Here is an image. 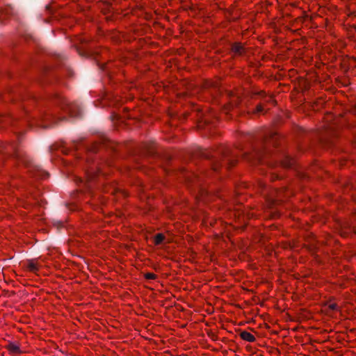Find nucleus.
I'll use <instances>...</instances> for the list:
<instances>
[{
    "label": "nucleus",
    "mask_w": 356,
    "mask_h": 356,
    "mask_svg": "<svg viewBox=\"0 0 356 356\" xmlns=\"http://www.w3.org/2000/svg\"><path fill=\"white\" fill-rule=\"evenodd\" d=\"M0 154H2L3 156L13 157L19 163L24 165L28 169L29 172L36 178L45 179L49 176L48 172L35 165L25 152L18 148L15 144L0 145Z\"/></svg>",
    "instance_id": "1"
},
{
    "label": "nucleus",
    "mask_w": 356,
    "mask_h": 356,
    "mask_svg": "<svg viewBox=\"0 0 356 356\" xmlns=\"http://www.w3.org/2000/svg\"><path fill=\"white\" fill-rule=\"evenodd\" d=\"M200 156L210 161L212 170L214 172H219L221 168L227 170L237 161L236 154L226 147H220L216 152L201 149Z\"/></svg>",
    "instance_id": "2"
},
{
    "label": "nucleus",
    "mask_w": 356,
    "mask_h": 356,
    "mask_svg": "<svg viewBox=\"0 0 356 356\" xmlns=\"http://www.w3.org/2000/svg\"><path fill=\"white\" fill-rule=\"evenodd\" d=\"M257 138V142L252 146V152L245 155L246 159L253 163L261 162L264 157L270 154L268 145H275L278 136L274 131L268 130L264 133H260Z\"/></svg>",
    "instance_id": "3"
},
{
    "label": "nucleus",
    "mask_w": 356,
    "mask_h": 356,
    "mask_svg": "<svg viewBox=\"0 0 356 356\" xmlns=\"http://www.w3.org/2000/svg\"><path fill=\"white\" fill-rule=\"evenodd\" d=\"M54 101L59 104L61 108L69 113L72 118L81 117L82 111L78 103L70 104L63 97L56 95L53 97Z\"/></svg>",
    "instance_id": "4"
},
{
    "label": "nucleus",
    "mask_w": 356,
    "mask_h": 356,
    "mask_svg": "<svg viewBox=\"0 0 356 356\" xmlns=\"http://www.w3.org/2000/svg\"><path fill=\"white\" fill-rule=\"evenodd\" d=\"M58 121L54 115L49 111H42L38 116L34 117V123L44 129H47Z\"/></svg>",
    "instance_id": "5"
},
{
    "label": "nucleus",
    "mask_w": 356,
    "mask_h": 356,
    "mask_svg": "<svg viewBox=\"0 0 356 356\" xmlns=\"http://www.w3.org/2000/svg\"><path fill=\"white\" fill-rule=\"evenodd\" d=\"M100 146L110 147L112 150H115V144L105 136H102L98 143L92 145L90 147H86V149H87L89 152H95Z\"/></svg>",
    "instance_id": "6"
},
{
    "label": "nucleus",
    "mask_w": 356,
    "mask_h": 356,
    "mask_svg": "<svg viewBox=\"0 0 356 356\" xmlns=\"http://www.w3.org/2000/svg\"><path fill=\"white\" fill-rule=\"evenodd\" d=\"M279 162L284 168H291L293 165V159L288 154L282 153L279 158Z\"/></svg>",
    "instance_id": "7"
},
{
    "label": "nucleus",
    "mask_w": 356,
    "mask_h": 356,
    "mask_svg": "<svg viewBox=\"0 0 356 356\" xmlns=\"http://www.w3.org/2000/svg\"><path fill=\"white\" fill-rule=\"evenodd\" d=\"M232 52L237 56H243L245 53V47L240 43H234L232 45Z\"/></svg>",
    "instance_id": "8"
},
{
    "label": "nucleus",
    "mask_w": 356,
    "mask_h": 356,
    "mask_svg": "<svg viewBox=\"0 0 356 356\" xmlns=\"http://www.w3.org/2000/svg\"><path fill=\"white\" fill-rule=\"evenodd\" d=\"M97 174V169L96 167L90 166L86 170V175L87 182L91 181L95 179Z\"/></svg>",
    "instance_id": "9"
},
{
    "label": "nucleus",
    "mask_w": 356,
    "mask_h": 356,
    "mask_svg": "<svg viewBox=\"0 0 356 356\" xmlns=\"http://www.w3.org/2000/svg\"><path fill=\"white\" fill-rule=\"evenodd\" d=\"M13 14L14 9L10 5H7L4 8L0 9V22L3 20V15H10Z\"/></svg>",
    "instance_id": "10"
},
{
    "label": "nucleus",
    "mask_w": 356,
    "mask_h": 356,
    "mask_svg": "<svg viewBox=\"0 0 356 356\" xmlns=\"http://www.w3.org/2000/svg\"><path fill=\"white\" fill-rule=\"evenodd\" d=\"M241 339L249 342H254L256 339L255 337L248 332L241 331L239 334Z\"/></svg>",
    "instance_id": "11"
},
{
    "label": "nucleus",
    "mask_w": 356,
    "mask_h": 356,
    "mask_svg": "<svg viewBox=\"0 0 356 356\" xmlns=\"http://www.w3.org/2000/svg\"><path fill=\"white\" fill-rule=\"evenodd\" d=\"M26 268L31 272H36L38 270L37 264L33 260L26 261Z\"/></svg>",
    "instance_id": "12"
},
{
    "label": "nucleus",
    "mask_w": 356,
    "mask_h": 356,
    "mask_svg": "<svg viewBox=\"0 0 356 356\" xmlns=\"http://www.w3.org/2000/svg\"><path fill=\"white\" fill-rule=\"evenodd\" d=\"M77 51L79 54L82 56H88L90 55V52L88 49H87L86 47L83 46L81 47H76Z\"/></svg>",
    "instance_id": "13"
},
{
    "label": "nucleus",
    "mask_w": 356,
    "mask_h": 356,
    "mask_svg": "<svg viewBox=\"0 0 356 356\" xmlns=\"http://www.w3.org/2000/svg\"><path fill=\"white\" fill-rule=\"evenodd\" d=\"M8 349L14 353H20L19 347L15 343H10L8 345Z\"/></svg>",
    "instance_id": "14"
},
{
    "label": "nucleus",
    "mask_w": 356,
    "mask_h": 356,
    "mask_svg": "<svg viewBox=\"0 0 356 356\" xmlns=\"http://www.w3.org/2000/svg\"><path fill=\"white\" fill-rule=\"evenodd\" d=\"M165 239V236L162 234H157L154 237V243L156 245L161 244Z\"/></svg>",
    "instance_id": "15"
},
{
    "label": "nucleus",
    "mask_w": 356,
    "mask_h": 356,
    "mask_svg": "<svg viewBox=\"0 0 356 356\" xmlns=\"http://www.w3.org/2000/svg\"><path fill=\"white\" fill-rule=\"evenodd\" d=\"M145 277L148 280H154L156 277V275L152 273H147L145 275Z\"/></svg>",
    "instance_id": "16"
},
{
    "label": "nucleus",
    "mask_w": 356,
    "mask_h": 356,
    "mask_svg": "<svg viewBox=\"0 0 356 356\" xmlns=\"http://www.w3.org/2000/svg\"><path fill=\"white\" fill-rule=\"evenodd\" d=\"M263 110H264V108H263V107H262V106H261V105H258V106H257V111L258 113H261V112L263 111Z\"/></svg>",
    "instance_id": "17"
},
{
    "label": "nucleus",
    "mask_w": 356,
    "mask_h": 356,
    "mask_svg": "<svg viewBox=\"0 0 356 356\" xmlns=\"http://www.w3.org/2000/svg\"><path fill=\"white\" fill-rule=\"evenodd\" d=\"M80 42L83 44L86 42V40L85 39L81 38L80 39Z\"/></svg>",
    "instance_id": "18"
},
{
    "label": "nucleus",
    "mask_w": 356,
    "mask_h": 356,
    "mask_svg": "<svg viewBox=\"0 0 356 356\" xmlns=\"http://www.w3.org/2000/svg\"><path fill=\"white\" fill-rule=\"evenodd\" d=\"M61 152L65 153V154H67V149L65 147H62L61 148Z\"/></svg>",
    "instance_id": "19"
},
{
    "label": "nucleus",
    "mask_w": 356,
    "mask_h": 356,
    "mask_svg": "<svg viewBox=\"0 0 356 356\" xmlns=\"http://www.w3.org/2000/svg\"><path fill=\"white\" fill-rule=\"evenodd\" d=\"M29 102H31V103H32V102H35V99H31L29 100Z\"/></svg>",
    "instance_id": "20"
},
{
    "label": "nucleus",
    "mask_w": 356,
    "mask_h": 356,
    "mask_svg": "<svg viewBox=\"0 0 356 356\" xmlns=\"http://www.w3.org/2000/svg\"><path fill=\"white\" fill-rule=\"evenodd\" d=\"M331 308H332V309H334L336 308V305H332L331 306Z\"/></svg>",
    "instance_id": "21"
},
{
    "label": "nucleus",
    "mask_w": 356,
    "mask_h": 356,
    "mask_svg": "<svg viewBox=\"0 0 356 356\" xmlns=\"http://www.w3.org/2000/svg\"><path fill=\"white\" fill-rule=\"evenodd\" d=\"M74 148H77V147H76V143L75 142H74Z\"/></svg>",
    "instance_id": "22"
},
{
    "label": "nucleus",
    "mask_w": 356,
    "mask_h": 356,
    "mask_svg": "<svg viewBox=\"0 0 356 356\" xmlns=\"http://www.w3.org/2000/svg\"><path fill=\"white\" fill-rule=\"evenodd\" d=\"M273 178H275V179L278 178V175H273Z\"/></svg>",
    "instance_id": "23"
},
{
    "label": "nucleus",
    "mask_w": 356,
    "mask_h": 356,
    "mask_svg": "<svg viewBox=\"0 0 356 356\" xmlns=\"http://www.w3.org/2000/svg\"><path fill=\"white\" fill-rule=\"evenodd\" d=\"M58 57L60 59H63V56H61L60 55H58Z\"/></svg>",
    "instance_id": "24"
}]
</instances>
